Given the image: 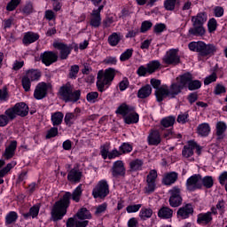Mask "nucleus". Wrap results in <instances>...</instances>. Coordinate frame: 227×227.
Segmentation results:
<instances>
[{
  "label": "nucleus",
  "instance_id": "nucleus-1",
  "mask_svg": "<svg viewBox=\"0 0 227 227\" xmlns=\"http://www.w3.org/2000/svg\"><path fill=\"white\" fill-rule=\"evenodd\" d=\"M82 196V184H79L71 193L70 192H66L63 197L57 202H55L53 208L51 210V221L56 223L57 221H61L65 215H67V208L70 207V200L79 203L81 201V197Z\"/></svg>",
  "mask_w": 227,
  "mask_h": 227
},
{
  "label": "nucleus",
  "instance_id": "nucleus-2",
  "mask_svg": "<svg viewBox=\"0 0 227 227\" xmlns=\"http://www.w3.org/2000/svg\"><path fill=\"white\" fill-rule=\"evenodd\" d=\"M59 95L66 103L72 102L75 104L78 100H81V90H74V85L67 82L66 84L59 88Z\"/></svg>",
  "mask_w": 227,
  "mask_h": 227
},
{
  "label": "nucleus",
  "instance_id": "nucleus-3",
  "mask_svg": "<svg viewBox=\"0 0 227 227\" xmlns=\"http://www.w3.org/2000/svg\"><path fill=\"white\" fill-rule=\"evenodd\" d=\"M116 75V70L114 68L106 69L105 72L102 70L98 73L97 87L98 91L101 93L106 91L111 86V82L114 81Z\"/></svg>",
  "mask_w": 227,
  "mask_h": 227
},
{
  "label": "nucleus",
  "instance_id": "nucleus-4",
  "mask_svg": "<svg viewBox=\"0 0 227 227\" xmlns=\"http://www.w3.org/2000/svg\"><path fill=\"white\" fill-rule=\"evenodd\" d=\"M190 51L198 52L199 56L207 58V56H214L217 51V47L214 44H207L201 41L192 42L188 44Z\"/></svg>",
  "mask_w": 227,
  "mask_h": 227
},
{
  "label": "nucleus",
  "instance_id": "nucleus-5",
  "mask_svg": "<svg viewBox=\"0 0 227 227\" xmlns=\"http://www.w3.org/2000/svg\"><path fill=\"white\" fill-rule=\"evenodd\" d=\"M189 81H191V75L189 74H181L177 77L176 82H173L168 88V98H175L177 95H180Z\"/></svg>",
  "mask_w": 227,
  "mask_h": 227
},
{
  "label": "nucleus",
  "instance_id": "nucleus-6",
  "mask_svg": "<svg viewBox=\"0 0 227 227\" xmlns=\"http://www.w3.org/2000/svg\"><path fill=\"white\" fill-rule=\"evenodd\" d=\"M109 194V184L107 181L101 180L98 183V184L92 190V196L97 200V198H100V200H104V198L107 197Z\"/></svg>",
  "mask_w": 227,
  "mask_h": 227
},
{
  "label": "nucleus",
  "instance_id": "nucleus-7",
  "mask_svg": "<svg viewBox=\"0 0 227 227\" xmlns=\"http://www.w3.org/2000/svg\"><path fill=\"white\" fill-rule=\"evenodd\" d=\"M169 205L170 207H173V208H176L177 207H180L182 205V202L184 201V199L182 198V190L178 188L177 186L173 187L171 190H169Z\"/></svg>",
  "mask_w": 227,
  "mask_h": 227
},
{
  "label": "nucleus",
  "instance_id": "nucleus-8",
  "mask_svg": "<svg viewBox=\"0 0 227 227\" xmlns=\"http://www.w3.org/2000/svg\"><path fill=\"white\" fill-rule=\"evenodd\" d=\"M212 215H217V208L215 206H213L210 211L207 213H200L197 215V224H203L207 226V224H211L212 221H214V217Z\"/></svg>",
  "mask_w": 227,
  "mask_h": 227
},
{
  "label": "nucleus",
  "instance_id": "nucleus-9",
  "mask_svg": "<svg viewBox=\"0 0 227 227\" xmlns=\"http://www.w3.org/2000/svg\"><path fill=\"white\" fill-rule=\"evenodd\" d=\"M203 184H201V175L195 174L190 176L186 181V189L190 192H194L197 189H201Z\"/></svg>",
  "mask_w": 227,
  "mask_h": 227
},
{
  "label": "nucleus",
  "instance_id": "nucleus-10",
  "mask_svg": "<svg viewBox=\"0 0 227 227\" xmlns=\"http://www.w3.org/2000/svg\"><path fill=\"white\" fill-rule=\"evenodd\" d=\"M106 6V2H103L101 5L98 6L97 10H93L90 14V24L92 27H98L102 24V18L100 17V12L104 10Z\"/></svg>",
  "mask_w": 227,
  "mask_h": 227
},
{
  "label": "nucleus",
  "instance_id": "nucleus-11",
  "mask_svg": "<svg viewBox=\"0 0 227 227\" xmlns=\"http://www.w3.org/2000/svg\"><path fill=\"white\" fill-rule=\"evenodd\" d=\"M192 214H194V207L191 203L184 204L176 212L177 219H189Z\"/></svg>",
  "mask_w": 227,
  "mask_h": 227
},
{
  "label": "nucleus",
  "instance_id": "nucleus-12",
  "mask_svg": "<svg viewBox=\"0 0 227 227\" xmlns=\"http://www.w3.org/2000/svg\"><path fill=\"white\" fill-rule=\"evenodd\" d=\"M157 170L153 169L149 172L146 176L147 186L145 188V194H152L155 191V180H157Z\"/></svg>",
  "mask_w": 227,
  "mask_h": 227
},
{
  "label": "nucleus",
  "instance_id": "nucleus-13",
  "mask_svg": "<svg viewBox=\"0 0 227 227\" xmlns=\"http://www.w3.org/2000/svg\"><path fill=\"white\" fill-rule=\"evenodd\" d=\"M42 63L46 67H51L52 63H56L58 61V53L54 51H44L41 54Z\"/></svg>",
  "mask_w": 227,
  "mask_h": 227
},
{
  "label": "nucleus",
  "instance_id": "nucleus-14",
  "mask_svg": "<svg viewBox=\"0 0 227 227\" xmlns=\"http://www.w3.org/2000/svg\"><path fill=\"white\" fill-rule=\"evenodd\" d=\"M47 83L39 82L34 91V98H35L36 100H42L45 98V97H47Z\"/></svg>",
  "mask_w": 227,
  "mask_h": 227
},
{
  "label": "nucleus",
  "instance_id": "nucleus-15",
  "mask_svg": "<svg viewBox=\"0 0 227 227\" xmlns=\"http://www.w3.org/2000/svg\"><path fill=\"white\" fill-rule=\"evenodd\" d=\"M54 49L60 51V59H67L72 52V47L59 42L53 43Z\"/></svg>",
  "mask_w": 227,
  "mask_h": 227
},
{
  "label": "nucleus",
  "instance_id": "nucleus-16",
  "mask_svg": "<svg viewBox=\"0 0 227 227\" xmlns=\"http://www.w3.org/2000/svg\"><path fill=\"white\" fill-rule=\"evenodd\" d=\"M163 60L166 65H178L180 63V57L178 56L176 50H170L167 52Z\"/></svg>",
  "mask_w": 227,
  "mask_h": 227
},
{
  "label": "nucleus",
  "instance_id": "nucleus-17",
  "mask_svg": "<svg viewBox=\"0 0 227 227\" xmlns=\"http://www.w3.org/2000/svg\"><path fill=\"white\" fill-rule=\"evenodd\" d=\"M112 175L113 176H125V165L122 160L114 162Z\"/></svg>",
  "mask_w": 227,
  "mask_h": 227
},
{
  "label": "nucleus",
  "instance_id": "nucleus-18",
  "mask_svg": "<svg viewBox=\"0 0 227 227\" xmlns=\"http://www.w3.org/2000/svg\"><path fill=\"white\" fill-rule=\"evenodd\" d=\"M194 150H196V142L194 140L188 141V144L184 146L182 151L183 157L189 159L194 155Z\"/></svg>",
  "mask_w": 227,
  "mask_h": 227
},
{
  "label": "nucleus",
  "instance_id": "nucleus-19",
  "mask_svg": "<svg viewBox=\"0 0 227 227\" xmlns=\"http://www.w3.org/2000/svg\"><path fill=\"white\" fill-rule=\"evenodd\" d=\"M82 178V172L77 168L71 169L67 174V180L71 184H79Z\"/></svg>",
  "mask_w": 227,
  "mask_h": 227
},
{
  "label": "nucleus",
  "instance_id": "nucleus-20",
  "mask_svg": "<svg viewBox=\"0 0 227 227\" xmlns=\"http://www.w3.org/2000/svg\"><path fill=\"white\" fill-rule=\"evenodd\" d=\"M188 33L189 35H192V36H205L207 30H205V27H203V25L192 23V27L189 29Z\"/></svg>",
  "mask_w": 227,
  "mask_h": 227
},
{
  "label": "nucleus",
  "instance_id": "nucleus-21",
  "mask_svg": "<svg viewBox=\"0 0 227 227\" xmlns=\"http://www.w3.org/2000/svg\"><path fill=\"white\" fill-rule=\"evenodd\" d=\"M13 107L17 116L24 117L29 114V107L26 103H17Z\"/></svg>",
  "mask_w": 227,
  "mask_h": 227
},
{
  "label": "nucleus",
  "instance_id": "nucleus-22",
  "mask_svg": "<svg viewBox=\"0 0 227 227\" xmlns=\"http://www.w3.org/2000/svg\"><path fill=\"white\" fill-rule=\"evenodd\" d=\"M147 141L152 146L160 145V133L158 130H152L147 137Z\"/></svg>",
  "mask_w": 227,
  "mask_h": 227
},
{
  "label": "nucleus",
  "instance_id": "nucleus-23",
  "mask_svg": "<svg viewBox=\"0 0 227 227\" xmlns=\"http://www.w3.org/2000/svg\"><path fill=\"white\" fill-rule=\"evenodd\" d=\"M40 38V35L35 32H27L22 39V42L24 45H30V43H35L38 39Z\"/></svg>",
  "mask_w": 227,
  "mask_h": 227
},
{
  "label": "nucleus",
  "instance_id": "nucleus-24",
  "mask_svg": "<svg viewBox=\"0 0 227 227\" xmlns=\"http://www.w3.org/2000/svg\"><path fill=\"white\" fill-rule=\"evenodd\" d=\"M157 102H162L166 97H169L168 88L166 85L160 87L155 90Z\"/></svg>",
  "mask_w": 227,
  "mask_h": 227
},
{
  "label": "nucleus",
  "instance_id": "nucleus-25",
  "mask_svg": "<svg viewBox=\"0 0 227 227\" xmlns=\"http://www.w3.org/2000/svg\"><path fill=\"white\" fill-rule=\"evenodd\" d=\"M176 180H178V173L169 172L164 176L162 184H164V185H173Z\"/></svg>",
  "mask_w": 227,
  "mask_h": 227
},
{
  "label": "nucleus",
  "instance_id": "nucleus-26",
  "mask_svg": "<svg viewBox=\"0 0 227 227\" xmlns=\"http://www.w3.org/2000/svg\"><path fill=\"white\" fill-rule=\"evenodd\" d=\"M90 223V221H76L75 215L67 219V227H86Z\"/></svg>",
  "mask_w": 227,
  "mask_h": 227
},
{
  "label": "nucleus",
  "instance_id": "nucleus-27",
  "mask_svg": "<svg viewBox=\"0 0 227 227\" xmlns=\"http://www.w3.org/2000/svg\"><path fill=\"white\" fill-rule=\"evenodd\" d=\"M134 107L123 103L117 108L115 113L116 114H121V116L123 117V120H125V118H127L129 114L131 113Z\"/></svg>",
  "mask_w": 227,
  "mask_h": 227
},
{
  "label": "nucleus",
  "instance_id": "nucleus-28",
  "mask_svg": "<svg viewBox=\"0 0 227 227\" xmlns=\"http://www.w3.org/2000/svg\"><path fill=\"white\" fill-rule=\"evenodd\" d=\"M184 75H190V80L186 82V86L188 85L190 91H194V90H200L201 88L200 80H192V74L191 73H184Z\"/></svg>",
  "mask_w": 227,
  "mask_h": 227
},
{
  "label": "nucleus",
  "instance_id": "nucleus-29",
  "mask_svg": "<svg viewBox=\"0 0 227 227\" xmlns=\"http://www.w3.org/2000/svg\"><path fill=\"white\" fill-rule=\"evenodd\" d=\"M226 123L223 121H218L216 123V139L217 141H221L222 139H224V132H226Z\"/></svg>",
  "mask_w": 227,
  "mask_h": 227
},
{
  "label": "nucleus",
  "instance_id": "nucleus-30",
  "mask_svg": "<svg viewBox=\"0 0 227 227\" xmlns=\"http://www.w3.org/2000/svg\"><path fill=\"white\" fill-rule=\"evenodd\" d=\"M208 17L207 12H199L196 16L192 17V22L193 24H198L203 26L207 22Z\"/></svg>",
  "mask_w": 227,
  "mask_h": 227
},
{
  "label": "nucleus",
  "instance_id": "nucleus-31",
  "mask_svg": "<svg viewBox=\"0 0 227 227\" xmlns=\"http://www.w3.org/2000/svg\"><path fill=\"white\" fill-rule=\"evenodd\" d=\"M125 123L128 125H131L132 123H137L139 121V114L136 113L134 108L128 114V115L124 119Z\"/></svg>",
  "mask_w": 227,
  "mask_h": 227
},
{
  "label": "nucleus",
  "instance_id": "nucleus-32",
  "mask_svg": "<svg viewBox=\"0 0 227 227\" xmlns=\"http://www.w3.org/2000/svg\"><path fill=\"white\" fill-rule=\"evenodd\" d=\"M74 217H77V219H80V221H86L85 219H91V213L90 210H88V208L82 207L74 215Z\"/></svg>",
  "mask_w": 227,
  "mask_h": 227
},
{
  "label": "nucleus",
  "instance_id": "nucleus-33",
  "mask_svg": "<svg viewBox=\"0 0 227 227\" xmlns=\"http://www.w3.org/2000/svg\"><path fill=\"white\" fill-rule=\"evenodd\" d=\"M15 150H17V141L13 140L5 149L4 157L7 160L15 155Z\"/></svg>",
  "mask_w": 227,
  "mask_h": 227
},
{
  "label": "nucleus",
  "instance_id": "nucleus-34",
  "mask_svg": "<svg viewBox=\"0 0 227 227\" xmlns=\"http://www.w3.org/2000/svg\"><path fill=\"white\" fill-rule=\"evenodd\" d=\"M197 133L202 137H207L210 134V125L207 122L200 124L197 127Z\"/></svg>",
  "mask_w": 227,
  "mask_h": 227
},
{
  "label": "nucleus",
  "instance_id": "nucleus-35",
  "mask_svg": "<svg viewBox=\"0 0 227 227\" xmlns=\"http://www.w3.org/2000/svg\"><path fill=\"white\" fill-rule=\"evenodd\" d=\"M158 216L160 219H171L173 217V209L162 207L158 212Z\"/></svg>",
  "mask_w": 227,
  "mask_h": 227
},
{
  "label": "nucleus",
  "instance_id": "nucleus-36",
  "mask_svg": "<svg viewBox=\"0 0 227 227\" xmlns=\"http://www.w3.org/2000/svg\"><path fill=\"white\" fill-rule=\"evenodd\" d=\"M150 95H152V86L150 84L145 85L137 92L138 98H148Z\"/></svg>",
  "mask_w": 227,
  "mask_h": 227
},
{
  "label": "nucleus",
  "instance_id": "nucleus-37",
  "mask_svg": "<svg viewBox=\"0 0 227 227\" xmlns=\"http://www.w3.org/2000/svg\"><path fill=\"white\" fill-rule=\"evenodd\" d=\"M143 160L136 159L129 162V171H141L143 169Z\"/></svg>",
  "mask_w": 227,
  "mask_h": 227
},
{
  "label": "nucleus",
  "instance_id": "nucleus-38",
  "mask_svg": "<svg viewBox=\"0 0 227 227\" xmlns=\"http://www.w3.org/2000/svg\"><path fill=\"white\" fill-rule=\"evenodd\" d=\"M64 114L61 112H56L51 115V122L53 127H58L63 123Z\"/></svg>",
  "mask_w": 227,
  "mask_h": 227
},
{
  "label": "nucleus",
  "instance_id": "nucleus-39",
  "mask_svg": "<svg viewBox=\"0 0 227 227\" xmlns=\"http://www.w3.org/2000/svg\"><path fill=\"white\" fill-rule=\"evenodd\" d=\"M17 219H19V215L17 214V212H9L5 216L6 226H10V224H15V223H17Z\"/></svg>",
  "mask_w": 227,
  "mask_h": 227
},
{
  "label": "nucleus",
  "instance_id": "nucleus-40",
  "mask_svg": "<svg viewBox=\"0 0 227 227\" xmlns=\"http://www.w3.org/2000/svg\"><path fill=\"white\" fill-rule=\"evenodd\" d=\"M175 121H176L175 116H168L160 121V125L163 129H168L169 127H173V125H175Z\"/></svg>",
  "mask_w": 227,
  "mask_h": 227
},
{
  "label": "nucleus",
  "instance_id": "nucleus-41",
  "mask_svg": "<svg viewBox=\"0 0 227 227\" xmlns=\"http://www.w3.org/2000/svg\"><path fill=\"white\" fill-rule=\"evenodd\" d=\"M152 215H153V210H152V208L143 207L140 210L139 217L142 221H146V219H150Z\"/></svg>",
  "mask_w": 227,
  "mask_h": 227
},
{
  "label": "nucleus",
  "instance_id": "nucleus-42",
  "mask_svg": "<svg viewBox=\"0 0 227 227\" xmlns=\"http://www.w3.org/2000/svg\"><path fill=\"white\" fill-rule=\"evenodd\" d=\"M25 76L27 77L32 82L38 81V79L42 77V73L38 70H28L25 74Z\"/></svg>",
  "mask_w": 227,
  "mask_h": 227
},
{
  "label": "nucleus",
  "instance_id": "nucleus-43",
  "mask_svg": "<svg viewBox=\"0 0 227 227\" xmlns=\"http://www.w3.org/2000/svg\"><path fill=\"white\" fill-rule=\"evenodd\" d=\"M160 67V62L158 60H153L147 64V74H153L155 71L159 70Z\"/></svg>",
  "mask_w": 227,
  "mask_h": 227
},
{
  "label": "nucleus",
  "instance_id": "nucleus-44",
  "mask_svg": "<svg viewBox=\"0 0 227 227\" xmlns=\"http://www.w3.org/2000/svg\"><path fill=\"white\" fill-rule=\"evenodd\" d=\"M120 40H121L120 35H118V33H113L108 37V43H110L112 47H116V44L120 43Z\"/></svg>",
  "mask_w": 227,
  "mask_h": 227
},
{
  "label": "nucleus",
  "instance_id": "nucleus-45",
  "mask_svg": "<svg viewBox=\"0 0 227 227\" xmlns=\"http://www.w3.org/2000/svg\"><path fill=\"white\" fill-rule=\"evenodd\" d=\"M201 184L206 189H212V187H214V178L210 176H206L203 178L201 177Z\"/></svg>",
  "mask_w": 227,
  "mask_h": 227
},
{
  "label": "nucleus",
  "instance_id": "nucleus-46",
  "mask_svg": "<svg viewBox=\"0 0 227 227\" xmlns=\"http://www.w3.org/2000/svg\"><path fill=\"white\" fill-rule=\"evenodd\" d=\"M15 166H17V162L12 161L8 163L5 168L0 170V178H3L4 176L8 175V173H10V171H12Z\"/></svg>",
  "mask_w": 227,
  "mask_h": 227
},
{
  "label": "nucleus",
  "instance_id": "nucleus-47",
  "mask_svg": "<svg viewBox=\"0 0 227 227\" xmlns=\"http://www.w3.org/2000/svg\"><path fill=\"white\" fill-rule=\"evenodd\" d=\"M75 114L67 113L64 118V121L67 127H72V125H74V121H75Z\"/></svg>",
  "mask_w": 227,
  "mask_h": 227
},
{
  "label": "nucleus",
  "instance_id": "nucleus-48",
  "mask_svg": "<svg viewBox=\"0 0 227 227\" xmlns=\"http://www.w3.org/2000/svg\"><path fill=\"white\" fill-rule=\"evenodd\" d=\"M4 114L7 116L9 121H13V120L17 118V113L15 112L14 106L5 110Z\"/></svg>",
  "mask_w": 227,
  "mask_h": 227
},
{
  "label": "nucleus",
  "instance_id": "nucleus-49",
  "mask_svg": "<svg viewBox=\"0 0 227 227\" xmlns=\"http://www.w3.org/2000/svg\"><path fill=\"white\" fill-rule=\"evenodd\" d=\"M31 82L32 81L27 76L24 75L22 77L21 84L25 91H29L31 90Z\"/></svg>",
  "mask_w": 227,
  "mask_h": 227
},
{
  "label": "nucleus",
  "instance_id": "nucleus-50",
  "mask_svg": "<svg viewBox=\"0 0 227 227\" xmlns=\"http://www.w3.org/2000/svg\"><path fill=\"white\" fill-rule=\"evenodd\" d=\"M132 54H134V50H126L120 57L121 61H129V59L132 58Z\"/></svg>",
  "mask_w": 227,
  "mask_h": 227
},
{
  "label": "nucleus",
  "instance_id": "nucleus-51",
  "mask_svg": "<svg viewBox=\"0 0 227 227\" xmlns=\"http://www.w3.org/2000/svg\"><path fill=\"white\" fill-rule=\"evenodd\" d=\"M79 74V66L74 65L71 66V68L69 70V79H77V74Z\"/></svg>",
  "mask_w": 227,
  "mask_h": 227
},
{
  "label": "nucleus",
  "instance_id": "nucleus-52",
  "mask_svg": "<svg viewBox=\"0 0 227 227\" xmlns=\"http://www.w3.org/2000/svg\"><path fill=\"white\" fill-rule=\"evenodd\" d=\"M19 4H20V0H11L6 6L7 12H13V10L17 9Z\"/></svg>",
  "mask_w": 227,
  "mask_h": 227
},
{
  "label": "nucleus",
  "instance_id": "nucleus-53",
  "mask_svg": "<svg viewBox=\"0 0 227 227\" xmlns=\"http://www.w3.org/2000/svg\"><path fill=\"white\" fill-rule=\"evenodd\" d=\"M119 150L121 153H130L132 152V145L129 143H123L120 147Z\"/></svg>",
  "mask_w": 227,
  "mask_h": 227
},
{
  "label": "nucleus",
  "instance_id": "nucleus-54",
  "mask_svg": "<svg viewBox=\"0 0 227 227\" xmlns=\"http://www.w3.org/2000/svg\"><path fill=\"white\" fill-rule=\"evenodd\" d=\"M207 27L209 33H214V31L217 29V20H215L214 18L210 19L207 22Z\"/></svg>",
  "mask_w": 227,
  "mask_h": 227
},
{
  "label": "nucleus",
  "instance_id": "nucleus-55",
  "mask_svg": "<svg viewBox=\"0 0 227 227\" xmlns=\"http://www.w3.org/2000/svg\"><path fill=\"white\" fill-rule=\"evenodd\" d=\"M176 4V0H166L164 3L165 9L168 12H173Z\"/></svg>",
  "mask_w": 227,
  "mask_h": 227
},
{
  "label": "nucleus",
  "instance_id": "nucleus-56",
  "mask_svg": "<svg viewBox=\"0 0 227 227\" xmlns=\"http://www.w3.org/2000/svg\"><path fill=\"white\" fill-rule=\"evenodd\" d=\"M215 81H217V74H215V72H214V73H212V74L206 77V79L204 80V84L206 86H208V84H210L212 82H215Z\"/></svg>",
  "mask_w": 227,
  "mask_h": 227
},
{
  "label": "nucleus",
  "instance_id": "nucleus-57",
  "mask_svg": "<svg viewBox=\"0 0 227 227\" xmlns=\"http://www.w3.org/2000/svg\"><path fill=\"white\" fill-rule=\"evenodd\" d=\"M141 207H142L141 204L129 205L126 207V211L128 212V214L139 212V209L141 208Z\"/></svg>",
  "mask_w": 227,
  "mask_h": 227
},
{
  "label": "nucleus",
  "instance_id": "nucleus-58",
  "mask_svg": "<svg viewBox=\"0 0 227 227\" xmlns=\"http://www.w3.org/2000/svg\"><path fill=\"white\" fill-rule=\"evenodd\" d=\"M177 122L178 123H187V121H189V114L184 113V114H181L177 116Z\"/></svg>",
  "mask_w": 227,
  "mask_h": 227
},
{
  "label": "nucleus",
  "instance_id": "nucleus-59",
  "mask_svg": "<svg viewBox=\"0 0 227 227\" xmlns=\"http://www.w3.org/2000/svg\"><path fill=\"white\" fill-rule=\"evenodd\" d=\"M57 135H58V128L53 127V128L50 129V130H48L45 137H46V139H51L52 137H56Z\"/></svg>",
  "mask_w": 227,
  "mask_h": 227
},
{
  "label": "nucleus",
  "instance_id": "nucleus-60",
  "mask_svg": "<svg viewBox=\"0 0 227 227\" xmlns=\"http://www.w3.org/2000/svg\"><path fill=\"white\" fill-rule=\"evenodd\" d=\"M107 210V203H103L99 206L97 207L95 215H100V214H104V212Z\"/></svg>",
  "mask_w": 227,
  "mask_h": 227
},
{
  "label": "nucleus",
  "instance_id": "nucleus-61",
  "mask_svg": "<svg viewBox=\"0 0 227 227\" xmlns=\"http://www.w3.org/2000/svg\"><path fill=\"white\" fill-rule=\"evenodd\" d=\"M22 12L25 15H31V13H33V4L31 3L27 4L23 7Z\"/></svg>",
  "mask_w": 227,
  "mask_h": 227
},
{
  "label": "nucleus",
  "instance_id": "nucleus-62",
  "mask_svg": "<svg viewBox=\"0 0 227 227\" xmlns=\"http://www.w3.org/2000/svg\"><path fill=\"white\" fill-rule=\"evenodd\" d=\"M152 26H153V24L151 21H144L142 23V26L140 28L141 33H146V31H148V29L152 28Z\"/></svg>",
  "mask_w": 227,
  "mask_h": 227
},
{
  "label": "nucleus",
  "instance_id": "nucleus-63",
  "mask_svg": "<svg viewBox=\"0 0 227 227\" xmlns=\"http://www.w3.org/2000/svg\"><path fill=\"white\" fill-rule=\"evenodd\" d=\"M98 98V92H90L87 94L88 102L95 103V100Z\"/></svg>",
  "mask_w": 227,
  "mask_h": 227
},
{
  "label": "nucleus",
  "instance_id": "nucleus-64",
  "mask_svg": "<svg viewBox=\"0 0 227 227\" xmlns=\"http://www.w3.org/2000/svg\"><path fill=\"white\" fill-rule=\"evenodd\" d=\"M10 123V120L8 119V116H6L4 114H0V127H6Z\"/></svg>",
  "mask_w": 227,
  "mask_h": 227
}]
</instances>
